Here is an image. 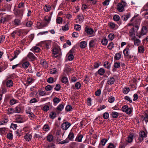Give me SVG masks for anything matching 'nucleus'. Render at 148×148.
Listing matches in <instances>:
<instances>
[{"instance_id": "obj_1", "label": "nucleus", "mask_w": 148, "mask_h": 148, "mask_svg": "<svg viewBox=\"0 0 148 148\" xmlns=\"http://www.w3.org/2000/svg\"><path fill=\"white\" fill-rule=\"evenodd\" d=\"M130 22L131 23H129V25H132L134 27L132 28L134 31L136 32L139 29V25H140V21L139 19H136L135 20V16L133 17L130 20Z\"/></svg>"}, {"instance_id": "obj_2", "label": "nucleus", "mask_w": 148, "mask_h": 148, "mask_svg": "<svg viewBox=\"0 0 148 148\" xmlns=\"http://www.w3.org/2000/svg\"><path fill=\"white\" fill-rule=\"evenodd\" d=\"M147 32V27L145 26H143L139 34L138 35L136 34V35L139 38H140L142 36L145 35Z\"/></svg>"}, {"instance_id": "obj_3", "label": "nucleus", "mask_w": 148, "mask_h": 148, "mask_svg": "<svg viewBox=\"0 0 148 148\" xmlns=\"http://www.w3.org/2000/svg\"><path fill=\"white\" fill-rule=\"evenodd\" d=\"M139 137L138 138L139 143H140L143 140V138L147 137V134L143 131H141L139 133Z\"/></svg>"}, {"instance_id": "obj_4", "label": "nucleus", "mask_w": 148, "mask_h": 148, "mask_svg": "<svg viewBox=\"0 0 148 148\" xmlns=\"http://www.w3.org/2000/svg\"><path fill=\"white\" fill-rule=\"evenodd\" d=\"M27 118L25 117L19 116L17 117L16 121L17 123H21L24 122L27 120Z\"/></svg>"}, {"instance_id": "obj_5", "label": "nucleus", "mask_w": 148, "mask_h": 148, "mask_svg": "<svg viewBox=\"0 0 148 148\" xmlns=\"http://www.w3.org/2000/svg\"><path fill=\"white\" fill-rule=\"evenodd\" d=\"M71 125V124L69 123L66 122L62 124L61 127L63 130H66Z\"/></svg>"}, {"instance_id": "obj_6", "label": "nucleus", "mask_w": 148, "mask_h": 148, "mask_svg": "<svg viewBox=\"0 0 148 148\" xmlns=\"http://www.w3.org/2000/svg\"><path fill=\"white\" fill-rule=\"evenodd\" d=\"M122 110L123 112H125L128 114H130L132 112L131 108H128V106L125 105L122 108Z\"/></svg>"}, {"instance_id": "obj_7", "label": "nucleus", "mask_w": 148, "mask_h": 148, "mask_svg": "<svg viewBox=\"0 0 148 148\" xmlns=\"http://www.w3.org/2000/svg\"><path fill=\"white\" fill-rule=\"evenodd\" d=\"M27 59L30 61H34L35 60L36 57L31 52H29L27 56Z\"/></svg>"}, {"instance_id": "obj_8", "label": "nucleus", "mask_w": 148, "mask_h": 148, "mask_svg": "<svg viewBox=\"0 0 148 148\" xmlns=\"http://www.w3.org/2000/svg\"><path fill=\"white\" fill-rule=\"evenodd\" d=\"M131 40L134 42V45L136 46H138L140 42V40L135 36L133 37Z\"/></svg>"}, {"instance_id": "obj_9", "label": "nucleus", "mask_w": 148, "mask_h": 148, "mask_svg": "<svg viewBox=\"0 0 148 148\" xmlns=\"http://www.w3.org/2000/svg\"><path fill=\"white\" fill-rule=\"evenodd\" d=\"M84 19L83 15L82 14H80L77 16V22L81 23L83 21Z\"/></svg>"}, {"instance_id": "obj_10", "label": "nucleus", "mask_w": 148, "mask_h": 148, "mask_svg": "<svg viewBox=\"0 0 148 148\" xmlns=\"http://www.w3.org/2000/svg\"><path fill=\"white\" fill-rule=\"evenodd\" d=\"M40 63L45 68H47L48 67V64L45 60L43 59L40 60Z\"/></svg>"}, {"instance_id": "obj_11", "label": "nucleus", "mask_w": 148, "mask_h": 148, "mask_svg": "<svg viewBox=\"0 0 148 148\" xmlns=\"http://www.w3.org/2000/svg\"><path fill=\"white\" fill-rule=\"evenodd\" d=\"M85 31L88 34H91L93 32V30L91 28H89L86 27L85 28Z\"/></svg>"}, {"instance_id": "obj_12", "label": "nucleus", "mask_w": 148, "mask_h": 148, "mask_svg": "<svg viewBox=\"0 0 148 148\" xmlns=\"http://www.w3.org/2000/svg\"><path fill=\"white\" fill-rule=\"evenodd\" d=\"M114 79L112 77H110L108 78L107 84L109 85H112L114 82Z\"/></svg>"}, {"instance_id": "obj_13", "label": "nucleus", "mask_w": 148, "mask_h": 148, "mask_svg": "<svg viewBox=\"0 0 148 148\" xmlns=\"http://www.w3.org/2000/svg\"><path fill=\"white\" fill-rule=\"evenodd\" d=\"M130 17L129 13H127L125 15H124L121 17L122 19L124 21H126Z\"/></svg>"}, {"instance_id": "obj_14", "label": "nucleus", "mask_w": 148, "mask_h": 148, "mask_svg": "<svg viewBox=\"0 0 148 148\" xmlns=\"http://www.w3.org/2000/svg\"><path fill=\"white\" fill-rule=\"evenodd\" d=\"M59 49L58 48H54L53 49V56L55 57H57V54L58 53Z\"/></svg>"}, {"instance_id": "obj_15", "label": "nucleus", "mask_w": 148, "mask_h": 148, "mask_svg": "<svg viewBox=\"0 0 148 148\" xmlns=\"http://www.w3.org/2000/svg\"><path fill=\"white\" fill-rule=\"evenodd\" d=\"M127 5L126 3L123 1H121V12H123L124 10V7Z\"/></svg>"}, {"instance_id": "obj_16", "label": "nucleus", "mask_w": 148, "mask_h": 148, "mask_svg": "<svg viewBox=\"0 0 148 148\" xmlns=\"http://www.w3.org/2000/svg\"><path fill=\"white\" fill-rule=\"evenodd\" d=\"M83 136L81 134L78 135L75 139V141L78 142H81Z\"/></svg>"}, {"instance_id": "obj_17", "label": "nucleus", "mask_w": 148, "mask_h": 148, "mask_svg": "<svg viewBox=\"0 0 148 148\" xmlns=\"http://www.w3.org/2000/svg\"><path fill=\"white\" fill-rule=\"evenodd\" d=\"M32 138V136L30 134L27 133L24 136L25 139L27 141H30Z\"/></svg>"}, {"instance_id": "obj_18", "label": "nucleus", "mask_w": 148, "mask_h": 148, "mask_svg": "<svg viewBox=\"0 0 148 148\" xmlns=\"http://www.w3.org/2000/svg\"><path fill=\"white\" fill-rule=\"evenodd\" d=\"M21 51L19 50H16L14 53V56L12 58L10 59V61H12L14 59L16 58L17 57L18 55L20 53Z\"/></svg>"}, {"instance_id": "obj_19", "label": "nucleus", "mask_w": 148, "mask_h": 148, "mask_svg": "<svg viewBox=\"0 0 148 148\" xmlns=\"http://www.w3.org/2000/svg\"><path fill=\"white\" fill-rule=\"evenodd\" d=\"M26 113L27 114H29L28 116L30 119L33 120L35 118V116L32 112H26Z\"/></svg>"}, {"instance_id": "obj_20", "label": "nucleus", "mask_w": 148, "mask_h": 148, "mask_svg": "<svg viewBox=\"0 0 148 148\" xmlns=\"http://www.w3.org/2000/svg\"><path fill=\"white\" fill-rule=\"evenodd\" d=\"M7 129L5 127L0 128V133L1 134H6L7 132Z\"/></svg>"}, {"instance_id": "obj_21", "label": "nucleus", "mask_w": 148, "mask_h": 148, "mask_svg": "<svg viewBox=\"0 0 148 148\" xmlns=\"http://www.w3.org/2000/svg\"><path fill=\"white\" fill-rule=\"evenodd\" d=\"M7 67V66L6 65H4L3 64H0V72H1Z\"/></svg>"}, {"instance_id": "obj_22", "label": "nucleus", "mask_w": 148, "mask_h": 148, "mask_svg": "<svg viewBox=\"0 0 148 148\" xmlns=\"http://www.w3.org/2000/svg\"><path fill=\"white\" fill-rule=\"evenodd\" d=\"M87 45V43L84 41H83L81 42L80 44V46L81 48H84L86 47Z\"/></svg>"}, {"instance_id": "obj_23", "label": "nucleus", "mask_w": 148, "mask_h": 148, "mask_svg": "<svg viewBox=\"0 0 148 148\" xmlns=\"http://www.w3.org/2000/svg\"><path fill=\"white\" fill-rule=\"evenodd\" d=\"M129 46H127L123 51V53L125 56H127L129 55L128 50Z\"/></svg>"}, {"instance_id": "obj_24", "label": "nucleus", "mask_w": 148, "mask_h": 148, "mask_svg": "<svg viewBox=\"0 0 148 148\" xmlns=\"http://www.w3.org/2000/svg\"><path fill=\"white\" fill-rule=\"evenodd\" d=\"M13 82L10 80H8L6 82V85L8 87H11L13 85Z\"/></svg>"}, {"instance_id": "obj_25", "label": "nucleus", "mask_w": 148, "mask_h": 148, "mask_svg": "<svg viewBox=\"0 0 148 148\" xmlns=\"http://www.w3.org/2000/svg\"><path fill=\"white\" fill-rule=\"evenodd\" d=\"M29 63L28 62H25L22 64V67L24 69H27L29 66Z\"/></svg>"}, {"instance_id": "obj_26", "label": "nucleus", "mask_w": 148, "mask_h": 148, "mask_svg": "<svg viewBox=\"0 0 148 148\" xmlns=\"http://www.w3.org/2000/svg\"><path fill=\"white\" fill-rule=\"evenodd\" d=\"M107 141V140L106 139H103L101 140V142L100 143L99 147L101 146V145L104 146L105 145Z\"/></svg>"}, {"instance_id": "obj_27", "label": "nucleus", "mask_w": 148, "mask_h": 148, "mask_svg": "<svg viewBox=\"0 0 148 148\" xmlns=\"http://www.w3.org/2000/svg\"><path fill=\"white\" fill-rule=\"evenodd\" d=\"M74 137V135L73 133L72 132H70L68 136V138L71 140H73Z\"/></svg>"}, {"instance_id": "obj_28", "label": "nucleus", "mask_w": 148, "mask_h": 148, "mask_svg": "<svg viewBox=\"0 0 148 148\" xmlns=\"http://www.w3.org/2000/svg\"><path fill=\"white\" fill-rule=\"evenodd\" d=\"M145 49L143 46H139L138 48V51L140 53H143Z\"/></svg>"}, {"instance_id": "obj_29", "label": "nucleus", "mask_w": 148, "mask_h": 148, "mask_svg": "<svg viewBox=\"0 0 148 148\" xmlns=\"http://www.w3.org/2000/svg\"><path fill=\"white\" fill-rule=\"evenodd\" d=\"M134 135L131 134H130L128 137L127 141L129 143H131L132 142L133 140V137Z\"/></svg>"}, {"instance_id": "obj_30", "label": "nucleus", "mask_w": 148, "mask_h": 148, "mask_svg": "<svg viewBox=\"0 0 148 148\" xmlns=\"http://www.w3.org/2000/svg\"><path fill=\"white\" fill-rule=\"evenodd\" d=\"M49 72L51 74H55L57 73V71L56 69L53 68L50 69Z\"/></svg>"}, {"instance_id": "obj_31", "label": "nucleus", "mask_w": 148, "mask_h": 148, "mask_svg": "<svg viewBox=\"0 0 148 148\" xmlns=\"http://www.w3.org/2000/svg\"><path fill=\"white\" fill-rule=\"evenodd\" d=\"M142 11L144 12L143 14H144L145 18L148 19V9L144 10Z\"/></svg>"}, {"instance_id": "obj_32", "label": "nucleus", "mask_w": 148, "mask_h": 148, "mask_svg": "<svg viewBox=\"0 0 148 148\" xmlns=\"http://www.w3.org/2000/svg\"><path fill=\"white\" fill-rule=\"evenodd\" d=\"M130 89L129 87H126L124 88L123 90V92L125 94H126L130 91Z\"/></svg>"}, {"instance_id": "obj_33", "label": "nucleus", "mask_w": 148, "mask_h": 148, "mask_svg": "<svg viewBox=\"0 0 148 148\" xmlns=\"http://www.w3.org/2000/svg\"><path fill=\"white\" fill-rule=\"evenodd\" d=\"M19 31L20 30H17L13 31L11 34V36L13 38H14L16 34H17L18 35H19L18 34L19 32Z\"/></svg>"}, {"instance_id": "obj_34", "label": "nucleus", "mask_w": 148, "mask_h": 148, "mask_svg": "<svg viewBox=\"0 0 148 148\" xmlns=\"http://www.w3.org/2000/svg\"><path fill=\"white\" fill-rule=\"evenodd\" d=\"M56 116V114L54 112H51L49 114V117L51 119H54Z\"/></svg>"}, {"instance_id": "obj_35", "label": "nucleus", "mask_w": 148, "mask_h": 148, "mask_svg": "<svg viewBox=\"0 0 148 148\" xmlns=\"http://www.w3.org/2000/svg\"><path fill=\"white\" fill-rule=\"evenodd\" d=\"M43 129L44 131H48L49 130L50 128L48 125L45 124L43 126Z\"/></svg>"}, {"instance_id": "obj_36", "label": "nucleus", "mask_w": 148, "mask_h": 148, "mask_svg": "<svg viewBox=\"0 0 148 148\" xmlns=\"http://www.w3.org/2000/svg\"><path fill=\"white\" fill-rule=\"evenodd\" d=\"M51 17L50 16H47L45 17V20L47 23H49L51 20Z\"/></svg>"}, {"instance_id": "obj_37", "label": "nucleus", "mask_w": 148, "mask_h": 148, "mask_svg": "<svg viewBox=\"0 0 148 148\" xmlns=\"http://www.w3.org/2000/svg\"><path fill=\"white\" fill-rule=\"evenodd\" d=\"M105 72V70L103 68H101L98 71L99 74L101 75H103L104 73Z\"/></svg>"}, {"instance_id": "obj_38", "label": "nucleus", "mask_w": 148, "mask_h": 148, "mask_svg": "<svg viewBox=\"0 0 148 148\" xmlns=\"http://www.w3.org/2000/svg\"><path fill=\"white\" fill-rule=\"evenodd\" d=\"M67 56L68 58V59L69 60H72L74 58V56L72 54H69L68 53L66 55Z\"/></svg>"}, {"instance_id": "obj_39", "label": "nucleus", "mask_w": 148, "mask_h": 148, "mask_svg": "<svg viewBox=\"0 0 148 148\" xmlns=\"http://www.w3.org/2000/svg\"><path fill=\"white\" fill-rule=\"evenodd\" d=\"M103 66L105 68L108 69H109L110 67V63L108 62H105Z\"/></svg>"}, {"instance_id": "obj_40", "label": "nucleus", "mask_w": 148, "mask_h": 148, "mask_svg": "<svg viewBox=\"0 0 148 148\" xmlns=\"http://www.w3.org/2000/svg\"><path fill=\"white\" fill-rule=\"evenodd\" d=\"M72 109L71 106L70 105L67 106L65 108L67 112L72 111Z\"/></svg>"}, {"instance_id": "obj_41", "label": "nucleus", "mask_w": 148, "mask_h": 148, "mask_svg": "<svg viewBox=\"0 0 148 148\" xmlns=\"http://www.w3.org/2000/svg\"><path fill=\"white\" fill-rule=\"evenodd\" d=\"M21 111V108L20 106H18L15 108L14 112L16 113H19Z\"/></svg>"}, {"instance_id": "obj_42", "label": "nucleus", "mask_w": 148, "mask_h": 148, "mask_svg": "<svg viewBox=\"0 0 148 148\" xmlns=\"http://www.w3.org/2000/svg\"><path fill=\"white\" fill-rule=\"evenodd\" d=\"M47 140L49 142H51L53 139V136L51 134H49L47 137Z\"/></svg>"}, {"instance_id": "obj_43", "label": "nucleus", "mask_w": 148, "mask_h": 148, "mask_svg": "<svg viewBox=\"0 0 148 148\" xmlns=\"http://www.w3.org/2000/svg\"><path fill=\"white\" fill-rule=\"evenodd\" d=\"M64 108V106L62 104L59 105L57 107V110L60 111H62L63 110Z\"/></svg>"}, {"instance_id": "obj_44", "label": "nucleus", "mask_w": 148, "mask_h": 148, "mask_svg": "<svg viewBox=\"0 0 148 148\" xmlns=\"http://www.w3.org/2000/svg\"><path fill=\"white\" fill-rule=\"evenodd\" d=\"M108 40H112L114 38V35L113 34H110L108 36Z\"/></svg>"}, {"instance_id": "obj_45", "label": "nucleus", "mask_w": 148, "mask_h": 148, "mask_svg": "<svg viewBox=\"0 0 148 148\" xmlns=\"http://www.w3.org/2000/svg\"><path fill=\"white\" fill-rule=\"evenodd\" d=\"M49 109V107L47 105H45L42 108V110L45 112H47Z\"/></svg>"}, {"instance_id": "obj_46", "label": "nucleus", "mask_w": 148, "mask_h": 148, "mask_svg": "<svg viewBox=\"0 0 148 148\" xmlns=\"http://www.w3.org/2000/svg\"><path fill=\"white\" fill-rule=\"evenodd\" d=\"M34 82L33 79L31 78H29L27 79V83L28 84L32 83Z\"/></svg>"}, {"instance_id": "obj_47", "label": "nucleus", "mask_w": 148, "mask_h": 148, "mask_svg": "<svg viewBox=\"0 0 148 148\" xmlns=\"http://www.w3.org/2000/svg\"><path fill=\"white\" fill-rule=\"evenodd\" d=\"M118 113L116 112H113L112 113V116L114 118H116L118 116Z\"/></svg>"}, {"instance_id": "obj_48", "label": "nucleus", "mask_w": 148, "mask_h": 148, "mask_svg": "<svg viewBox=\"0 0 148 148\" xmlns=\"http://www.w3.org/2000/svg\"><path fill=\"white\" fill-rule=\"evenodd\" d=\"M7 138L9 140H12L13 138V135L11 133H8L7 135Z\"/></svg>"}, {"instance_id": "obj_49", "label": "nucleus", "mask_w": 148, "mask_h": 148, "mask_svg": "<svg viewBox=\"0 0 148 148\" xmlns=\"http://www.w3.org/2000/svg\"><path fill=\"white\" fill-rule=\"evenodd\" d=\"M56 20L57 23L59 24L62 23V18L60 17H57Z\"/></svg>"}, {"instance_id": "obj_50", "label": "nucleus", "mask_w": 148, "mask_h": 148, "mask_svg": "<svg viewBox=\"0 0 148 148\" xmlns=\"http://www.w3.org/2000/svg\"><path fill=\"white\" fill-rule=\"evenodd\" d=\"M120 58V54L119 53H117L114 56V59L116 60H119Z\"/></svg>"}, {"instance_id": "obj_51", "label": "nucleus", "mask_w": 148, "mask_h": 148, "mask_svg": "<svg viewBox=\"0 0 148 148\" xmlns=\"http://www.w3.org/2000/svg\"><path fill=\"white\" fill-rule=\"evenodd\" d=\"M74 29L76 30L79 31L81 29V26L79 25L75 24L74 25Z\"/></svg>"}, {"instance_id": "obj_52", "label": "nucleus", "mask_w": 148, "mask_h": 148, "mask_svg": "<svg viewBox=\"0 0 148 148\" xmlns=\"http://www.w3.org/2000/svg\"><path fill=\"white\" fill-rule=\"evenodd\" d=\"M62 81L63 83L66 84L68 82V78L66 77H62Z\"/></svg>"}, {"instance_id": "obj_53", "label": "nucleus", "mask_w": 148, "mask_h": 148, "mask_svg": "<svg viewBox=\"0 0 148 148\" xmlns=\"http://www.w3.org/2000/svg\"><path fill=\"white\" fill-rule=\"evenodd\" d=\"M108 41L106 38H103L101 41L102 44L104 45H106L108 43Z\"/></svg>"}, {"instance_id": "obj_54", "label": "nucleus", "mask_w": 148, "mask_h": 148, "mask_svg": "<svg viewBox=\"0 0 148 148\" xmlns=\"http://www.w3.org/2000/svg\"><path fill=\"white\" fill-rule=\"evenodd\" d=\"M44 10L46 12H48L50 10V7L49 5H46L44 8Z\"/></svg>"}, {"instance_id": "obj_55", "label": "nucleus", "mask_w": 148, "mask_h": 148, "mask_svg": "<svg viewBox=\"0 0 148 148\" xmlns=\"http://www.w3.org/2000/svg\"><path fill=\"white\" fill-rule=\"evenodd\" d=\"M54 81V79L53 77H50L48 78L47 80V82L50 84L52 83Z\"/></svg>"}, {"instance_id": "obj_56", "label": "nucleus", "mask_w": 148, "mask_h": 148, "mask_svg": "<svg viewBox=\"0 0 148 148\" xmlns=\"http://www.w3.org/2000/svg\"><path fill=\"white\" fill-rule=\"evenodd\" d=\"M114 100V97L111 96L108 99V102L110 103H112Z\"/></svg>"}, {"instance_id": "obj_57", "label": "nucleus", "mask_w": 148, "mask_h": 148, "mask_svg": "<svg viewBox=\"0 0 148 148\" xmlns=\"http://www.w3.org/2000/svg\"><path fill=\"white\" fill-rule=\"evenodd\" d=\"M51 45V42H46L45 43V47L47 49L49 48V46Z\"/></svg>"}, {"instance_id": "obj_58", "label": "nucleus", "mask_w": 148, "mask_h": 148, "mask_svg": "<svg viewBox=\"0 0 148 148\" xmlns=\"http://www.w3.org/2000/svg\"><path fill=\"white\" fill-rule=\"evenodd\" d=\"M17 127V125L16 124H14V123H11L10 126V128H12L14 130H15L16 129V127Z\"/></svg>"}, {"instance_id": "obj_59", "label": "nucleus", "mask_w": 148, "mask_h": 148, "mask_svg": "<svg viewBox=\"0 0 148 148\" xmlns=\"http://www.w3.org/2000/svg\"><path fill=\"white\" fill-rule=\"evenodd\" d=\"M113 19L115 21H118L120 19V17L118 15H116L114 16Z\"/></svg>"}, {"instance_id": "obj_60", "label": "nucleus", "mask_w": 148, "mask_h": 148, "mask_svg": "<svg viewBox=\"0 0 148 148\" xmlns=\"http://www.w3.org/2000/svg\"><path fill=\"white\" fill-rule=\"evenodd\" d=\"M95 43L94 40H91L90 41L89 45V46L90 47H93L95 45Z\"/></svg>"}, {"instance_id": "obj_61", "label": "nucleus", "mask_w": 148, "mask_h": 148, "mask_svg": "<svg viewBox=\"0 0 148 148\" xmlns=\"http://www.w3.org/2000/svg\"><path fill=\"white\" fill-rule=\"evenodd\" d=\"M75 86L77 89H79L81 87V84L79 82H77L76 83Z\"/></svg>"}, {"instance_id": "obj_62", "label": "nucleus", "mask_w": 148, "mask_h": 148, "mask_svg": "<svg viewBox=\"0 0 148 148\" xmlns=\"http://www.w3.org/2000/svg\"><path fill=\"white\" fill-rule=\"evenodd\" d=\"M60 99L58 97L54 98L53 99V102L56 103H58L60 102Z\"/></svg>"}, {"instance_id": "obj_63", "label": "nucleus", "mask_w": 148, "mask_h": 148, "mask_svg": "<svg viewBox=\"0 0 148 148\" xmlns=\"http://www.w3.org/2000/svg\"><path fill=\"white\" fill-rule=\"evenodd\" d=\"M127 145L126 142H121V148H125V146Z\"/></svg>"}, {"instance_id": "obj_64", "label": "nucleus", "mask_w": 148, "mask_h": 148, "mask_svg": "<svg viewBox=\"0 0 148 148\" xmlns=\"http://www.w3.org/2000/svg\"><path fill=\"white\" fill-rule=\"evenodd\" d=\"M52 89V87L50 85H48L45 87V89L47 91L51 90Z\"/></svg>"}]
</instances>
